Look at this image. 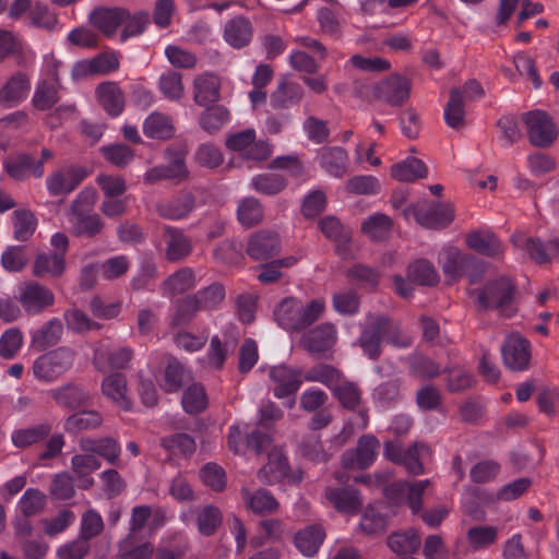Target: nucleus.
Here are the masks:
<instances>
[{"label": "nucleus", "mask_w": 559, "mask_h": 559, "mask_svg": "<svg viewBox=\"0 0 559 559\" xmlns=\"http://www.w3.org/2000/svg\"><path fill=\"white\" fill-rule=\"evenodd\" d=\"M391 175L399 181H414L425 177L427 168L420 159L408 157L401 163L394 164L391 168Z\"/></svg>", "instance_id": "nucleus-45"}, {"label": "nucleus", "mask_w": 559, "mask_h": 559, "mask_svg": "<svg viewBox=\"0 0 559 559\" xmlns=\"http://www.w3.org/2000/svg\"><path fill=\"white\" fill-rule=\"evenodd\" d=\"M155 548L150 542L138 543L135 537L128 535L119 543L120 559H152Z\"/></svg>", "instance_id": "nucleus-44"}, {"label": "nucleus", "mask_w": 559, "mask_h": 559, "mask_svg": "<svg viewBox=\"0 0 559 559\" xmlns=\"http://www.w3.org/2000/svg\"><path fill=\"white\" fill-rule=\"evenodd\" d=\"M103 424V416L97 411H83L69 416L64 421V430L78 433L84 430L98 428Z\"/></svg>", "instance_id": "nucleus-43"}, {"label": "nucleus", "mask_w": 559, "mask_h": 559, "mask_svg": "<svg viewBox=\"0 0 559 559\" xmlns=\"http://www.w3.org/2000/svg\"><path fill=\"white\" fill-rule=\"evenodd\" d=\"M318 160L330 176L342 178L347 173L348 155L342 147H322L318 153Z\"/></svg>", "instance_id": "nucleus-27"}, {"label": "nucleus", "mask_w": 559, "mask_h": 559, "mask_svg": "<svg viewBox=\"0 0 559 559\" xmlns=\"http://www.w3.org/2000/svg\"><path fill=\"white\" fill-rule=\"evenodd\" d=\"M409 93V80L400 74L390 75L381 81L376 88L377 97L391 106L402 105L408 98Z\"/></svg>", "instance_id": "nucleus-17"}, {"label": "nucleus", "mask_w": 559, "mask_h": 559, "mask_svg": "<svg viewBox=\"0 0 559 559\" xmlns=\"http://www.w3.org/2000/svg\"><path fill=\"white\" fill-rule=\"evenodd\" d=\"M100 152L104 158L119 168L127 167L134 158V152L122 143L103 146Z\"/></svg>", "instance_id": "nucleus-60"}, {"label": "nucleus", "mask_w": 559, "mask_h": 559, "mask_svg": "<svg viewBox=\"0 0 559 559\" xmlns=\"http://www.w3.org/2000/svg\"><path fill=\"white\" fill-rule=\"evenodd\" d=\"M75 353L67 346L58 347L37 357L32 366L35 379L51 383L68 372L74 362Z\"/></svg>", "instance_id": "nucleus-4"}, {"label": "nucleus", "mask_w": 559, "mask_h": 559, "mask_svg": "<svg viewBox=\"0 0 559 559\" xmlns=\"http://www.w3.org/2000/svg\"><path fill=\"white\" fill-rule=\"evenodd\" d=\"M280 249L281 240L277 234L269 230L253 234L247 246L248 254L254 260H267L277 254Z\"/></svg>", "instance_id": "nucleus-23"}, {"label": "nucleus", "mask_w": 559, "mask_h": 559, "mask_svg": "<svg viewBox=\"0 0 559 559\" xmlns=\"http://www.w3.org/2000/svg\"><path fill=\"white\" fill-rule=\"evenodd\" d=\"M285 186L284 178L277 174H261L254 176L251 180L253 190L267 195L277 194Z\"/></svg>", "instance_id": "nucleus-62"}, {"label": "nucleus", "mask_w": 559, "mask_h": 559, "mask_svg": "<svg viewBox=\"0 0 559 559\" xmlns=\"http://www.w3.org/2000/svg\"><path fill=\"white\" fill-rule=\"evenodd\" d=\"M23 343L24 336L20 329L5 330L0 336V357L13 359L21 350Z\"/></svg>", "instance_id": "nucleus-58"}, {"label": "nucleus", "mask_w": 559, "mask_h": 559, "mask_svg": "<svg viewBox=\"0 0 559 559\" xmlns=\"http://www.w3.org/2000/svg\"><path fill=\"white\" fill-rule=\"evenodd\" d=\"M504 365L515 371L525 370L531 360V346L528 341L519 334L507 337L501 348Z\"/></svg>", "instance_id": "nucleus-16"}, {"label": "nucleus", "mask_w": 559, "mask_h": 559, "mask_svg": "<svg viewBox=\"0 0 559 559\" xmlns=\"http://www.w3.org/2000/svg\"><path fill=\"white\" fill-rule=\"evenodd\" d=\"M99 104L112 117L119 116L124 108V95L116 82H104L96 88Z\"/></svg>", "instance_id": "nucleus-30"}, {"label": "nucleus", "mask_w": 559, "mask_h": 559, "mask_svg": "<svg viewBox=\"0 0 559 559\" xmlns=\"http://www.w3.org/2000/svg\"><path fill=\"white\" fill-rule=\"evenodd\" d=\"M324 498L338 512L345 514H356L362 507V499L359 492L352 488L328 486L324 490Z\"/></svg>", "instance_id": "nucleus-22"}, {"label": "nucleus", "mask_w": 559, "mask_h": 559, "mask_svg": "<svg viewBox=\"0 0 559 559\" xmlns=\"http://www.w3.org/2000/svg\"><path fill=\"white\" fill-rule=\"evenodd\" d=\"M67 263L62 253L43 252L33 263V274L37 277H60L66 272Z\"/></svg>", "instance_id": "nucleus-31"}, {"label": "nucleus", "mask_w": 559, "mask_h": 559, "mask_svg": "<svg viewBox=\"0 0 559 559\" xmlns=\"http://www.w3.org/2000/svg\"><path fill=\"white\" fill-rule=\"evenodd\" d=\"M46 506V496L36 488H27L20 498L16 509L25 518L40 513Z\"/></svg>", "instance_id": "nucleus-49"}, {"label": "nucleus", "mask_w": 559, "mask_h": 559, "mask_svg": "<svg viewBox=\"0 0 559 559\" xmlns=\"http://www.w3.org/2000/svg\"><path fill=\"white\" fill-rule=\"evenodd\" d=\"M129 16V12L121 8L114 9H97L91 14L92 24L97 27L102 33L111 36L116 33L117 28Z\"/></svg>", "instance_id": "nucleus-32"}, {"label": "nucleus", "mask_w": 559, "mask_h": 559, "mask_svg": "<svg viewBox=\"0 0 559 559\" xmlns=\"http://www.w3.org/2000/svg\"><path fill=\"white\" fill-rule=\"evenodd\" d=\"M223 37L229 46L240 49L250 43L252 26L242 16L234 17L225 24Z\"/></svg>", "instance_id": "nucleus-33"}, {"label": "nucleus", "mask_w": 559, "mask_h": 559, "mask_svg": "<svg viewBox=\"0 0 559 559\" xmlns=\"http://www.w3.org/2000/svg\"><path fill=\"white\" fill-rule=\"evenodd\" d=\"M379 450V441L370 435L362 436L356 449L346 451L342 456V466L346 469H364L370 466Z\"/></svg>", "instance_id": "nucleus-15"}, {"label": "nucleus", "mask_w": 559, "mask_h": 559, "mask_svg": "<svg viewBox=\"0 0 559 559\" xmlns=\"http://www.w3.org/2000/svg\"><path fill=\"white\" fill-rule=\"evenodd\" d=\"M194 209V199L191 194H183L171 201L160 202L157 212L167 219L185 218Z\"/></svg>", "instance_id": "nucleus-41"}, {"label": "nucleus", "mask_w": 559, "mask_h": 559, "mask_svg": "<svg viewBox=\"0 0 559 559\" xmlns=\"http://www.w3.org/2000/svg\"><path fill=\"white\" fill-rule=\"evenodd\" d=\"M49 432V426L38 425L31 428L15 430L11 436V440L15 447L26 448L39 442L47 437Z\"/></svg>", "instance_id": "nucleus-61"}, {"label": "nucleus", "mask_w": 559, "mask_h": 559, "mask_svg": "<svg viewBox=\"0 0 559 559\" xmlns=\"http://www.w3.org/2000/svg\"><path fill=\"white\" fill-rule=\"evenodd\" d=\"M466 246L479 254L496 258L503 253V246L489 229H476L466 235Z\"/></svg>", "instance_id": "nucleus-24"}, {"label": "nucleus", "mask_w": 559, "mask_h": 559, "mask_svg": "<svg viewBox=\"0 0 559 559\" xmlns=\"http://www.w3.org/2000/svg\"><path fill=\"white\" fill-rule=\"evenodd\" d=\"M391 228V218L380 213L369 216L361 225L362 233L374 240H382L388 237Z\"/></svg>", "instance_id": "nucleus-54"}, {"label": "nucleus", "mask_w": 559, "mask_h": 559, "mask_svg": "<svg viewBox=\"0 0 559 559\" xmlns=\"http://www.w3.org/2000/svg\"><path fill=\"white\" fill-rule=\"evenodd\" d=\"M528 140L537 147L549 146L557 138L558 130L551 118L542 110H533L522 116Z\"/></svg>", "instance_id": "nucleus-6"}, {"label": "nucleus", "mask_w": 559, "mask_h": 559, "mask_svg": "<svg viewBox=\"0 0 559 559\" xmlns=\"http://www.w3.org/2000/svg\"><path fill=\"white\" fill-rule=\"evenodd\" d=\"M269 376L273 395L280 400L294 396L306 381L301 369L287 365L273 366Z\"/></svg>", "instance_id": "nucleus-10"}, {"label": "nucleus", "mask_w": 559, "mask_h": 559, "mask_svg": "<svg viewBox=\"0 0 559 559\" xmlns=\"http://www.w3.org/2000/svg\"><path fill=\"white\" fill-rule=\"evenodd\" d=\"M391 324L385 319H377L376 323L366 328L360 337V345L364 353L371 359L379 356L380 342L385 340L396 346L405 347L411 344L408 337H404L401 342L391 336Z\"/></svg>", "instance_id": "nucleus-12"}, {"label": "nucleus", "mask_w": 559, "mask_h": 559, "mask_svg": "<svg viewBox=\"0 0 559 559\" xmlns=\"http://www.w3.org/2000/svg\"><path fill=\"white\" fill-rule=\"evenodd\" d=\"M464 97L461 90L453 88L450 92V99L444 108L445 123L452 129H460L464 126Z\"/></svg>", "instance_id": "nucleus-46"}, {"label": "nucleus", "mask_w": 559, "mask_h": 559, "mask_svg": "<svg viewBox=\"0 0 559 559\" xmlns=\"http://www.w3.org/2000/svg\"><path fill=\"white\" fill-rule=\"evenodd\" d=\"M153 518L155 522L153 530L159 527L164 523V512L156 510L152 513V509L146 506H138L132 509L131 518L129 521V534L134 536L136 532L141 531L148 520Z\"/></svg>", "instance_id": "nucleus-47"}, {"label": "nucleus", "mask_w": 559, "mask_h": 559, "mask_svg": "<svg viewBox=\"0 0 559 559\" xmlns=\"http://www.w3.org/2000/svg\"><path fill=\"white\" fill-rule=\"evenodd\" d=\"M240 493L246 508L253 513H272L278 509L277 500L265 489H258L251 492L248 488L243 487Z\"/></svg>", "instance_id": "nucleus-36"}, {"label": "nucleus", "mask_w": 559, "mask_h": 559, "mask_svg": "<svg viewBox=\"0 0 559 559\" xmlns=\"http://www.w3.org/2000/svg\"><path fill=\"white\" fill-rule=\"evenodd\" d=\"M191 240L181 230L167 227L165 229V254L168 261L185 259L191 252Z\"/></svg>", "instance_id": "nucleus-35"}, {"label": "nucleus", "mask_w": 559, "mask_h": 559, "mask_svg": "<svg viewBox=\"0 0 559 559\" xmlns=\"http://www.w3.org/2000/svg\"><path fill=\"white\" fill-rule=\"evenodd\" d=\"M430 486V480L397 481L385 487V496L400 504L407 506L414 514L423 509V495Z\"/></svg>", "instance_id": "nucleus-8"}, {"label": "nucleus", "mask_w": 559, "mask_h": 559, "mask_svg": "<svg viewBox=\"0 0 559 559\" xmlns=\"http://www.w3.org/2000/svg\"><path fill=\"white\" fill-rule=\"evenodd\" d=\"M12 222L14 238L19 241H25L31 238L37 226V219L34 213L25 209L14 211Z\"/></svg>", "instance_id": "nucleus-51"}, {"label": "nucleus", "mask_w": 559, "mask_h": 559, "mask_svg": "<svg viewBox=\"0 0 559 559\" xmlns=\"http://www.w3.org/2000/svg\"><path fill=\"white\" fill-rule=\"evenodd\" d=\"M96 190L92 187L84 188L72 201L66 213L69 230L78 237L93 238L102 233L105 224L102 217L94 213Z\"/></svg>", "instance_id": "nucleus-1"}, {"label": "nucleus", "mask_w": 559, "mask_h": 559, "mask_svg": "<svg viewBox=\"0 0 559 559\" xmlns=\"http://www.w3.org/2000/svg\"><path fill=\"white\" fill-rule=\"evenodd\" d=\"M14 298L28 314H38L55 302L51 289L36 282L21 284Z\"/></svg>", "instance_id": "nucleus-9"}, {"label": "nucleus", "mask_w": 559, "mask_h": 559, "mask_svg": "<svg viewBox=\"0 0 559 559\" xmlns=\"http://www.w3.org/2000/svg\"><path fill=\"white\" fill-rule=\"evenodd\" d=\"M237 214L241 225L251 227L262 221L263 209L257 199L249 197L240 201Z\"/></svg>", "instance_id": "nucleus-57"}, {"label": "nucleus", "mask_w": 559, "mask_h": 559, "mask_svg": "<svg viewBox=\"0 0 559 559\" xmlns=\"http://www.w3.org/2000/svg\"><path fill=\"white\" fill-rule=\"evenodd\" d=\"M257 476L261 483L266 485L283 480L299 484L302 480V472L300 469L290 471L285 455L278 448L269 452L267 462L259 469Z\"/></svg>", "instance_id": "nucleus-5"}, {"label": "nucleus", "mask_w": 559, "mask_h": 559, "mask_svg": "<svg viewBox=\"0 0 559 559\" xmlns=\"http://www.w3.org/2000/svg\"><path fill=\"white\" fill-rule=\"evenodd\" d=\"M195 285V277L190 269H181L170 275L163 284L165 295L181 294Z\"/></svg>", "instance_id": "nucleus-53"}, {"label": "nucleus", "mask_w": 559, "mask_h": 559, "mask_svg": "<svg viewBox=\"0 0 559 559\" xmlns=\"http://www.w3.org/2000/svg\"><path fill=\"white\" fill-rule=\"evenodd\" d=\"M118 68V56L114 52H104L94 58L75 62L71 71V75L73 80L78 81L92 75L109 74Z\"/></svg>", "instance_id": "nucleus-14"}, {"label": "nucleus", "mask_w": 559, "mask_h": 559, "mask_svg": "<svg viewBox=\"0 0 559 559\" xmlns=\"http://www.w3.org/2000/svg\"><path fill=\"white\" fill-rule=\"evenodd\" d=\"M60 85L40 81L35 90L32 103L38 110L50 109L59 100Z\"/></svg>", "instance_id": "nucleus-52"}, {"label": "nucleus", "mask_w": 559, "mask_h": 559, "mask_svg": "<svg viewBox=\"0 0 559 559\" xmlns=\"http://www.w3.org/2000/svg\"><path fill=\"white\" fill-rule=\"evenodd\" d=\"M132 352L128 347L110 349L108 343H100L95 348L94 365L100 371L124 369L129 366Z\"/></svg>", "instance_id": "nucleus-18"}, {"label": "nucleus", "mask_w": 559, "mask_h": 559, "mask_svg": "<svg viewBox=\"0 0 559 559\" xmlns=\"http://www.w3.org/2000/svg\"><path fill=\"white\" fill-rule=\"evenodd\" d=\"M513 247L521 253L527 255L537 263L550 261L548 242L545 245L540 239L516 231L511 236Z\"/></svg>", "instance_id": "nucleus-26"}, {"label": "nucleus", "mask_w": 559, "mask_h": 559, "mask_svg": "<svg viewBox=\"0 0 559 559\" xmlns=\"http://www.w3.org/2000/svg\"><path fill=\"white\" fill-rule=\"evenodd\" d=\"M408 277L420 285H433L439 277L433 265L428 261L418 260L408 266Z\"/></svg>", "instance_id": "nucleus-64"}, {"label": "nucleus", "mask_w": 559, "mask_h": 559, "mask_svg": "<svg viewBox=\"0 0 559 559\" xmlns=\"http://www.w3.org/2000/svg\"><path fill=\"white\" fill-rule=\"evenodd\" d=\"M158 85L162 94L168 100H180L185 94L182 76L178 72L168 71L162 74L159 78Z\"/></svg>", "instance_id": "nucleus-55"}, {"label": "nucleus", "mask_w": 559, "mask_h": 559, "mask_svg": "<svg viewBox=\"0 0 559 559\" xmlns=\"http://www.w3.org/2000/svg\"><path fill=\"white\" fill-rule=\"evenodd\" d=\"M406 218L414 219L427 228H443L454 218V212L451 204H418L405 211Z\"/></svg>", "instance_id": "nucleus-11"}, {"label": "nucleus", "mask_w": 559, "mask_h": 559, "mask_svg": "<svg viewBox=\"0 0 559 559\" xmlns=\"http://www.w3.org/2000/svg\"><path fill=\"white\" fill-rule=\"evenodd\" d=\"M324 310L325 301L322 298L304 305L298 298L287 297L275 307L274 319L287 331H301L319 320Z\"/></svg>", "instance_id": "nucleus-2"}, {"label": "nucleus", "mask_w": 559, "mask_h": 559, "mask_svg": "<svg viewBox=\"0 0 559 559\" xmlns=\"http://www.w3.org/2000/svg\"><path fill=\"white\" fill-rule=\"evenodd\" d=\"M5 173L14 180H24L28 176L40 178L44 175L43 162H35L27 154H12L3 162Z\"/></svg>", "instance_id": "nucleus-21"}, {"label": "nucleus", "mask_w": 559, "mask_h": 559, "mask_svg": "<svg viewBox=\"0 0 559 559\" xmlns=\"http://www.w3.org/2000/svg\"><path fill=\"white\" fill-rule=\"evenodd\" d=\"M102 393L115 406L124 412L132 409V399L130 396L127 379L121 373H112L102 381Z\"/></svg>", "instance_id": "nucleus-19"}, {"label": "nucleus", "mask_w": 559, "mask_h": 559, "mask_svg": "<svg viewBox=\"0 0 559 559\" xmlns=\"http://www.w3.org/2000/svg\"><path fill=\"white\" fill-rule=\"evenodd\" d=\"M62 335V324L58 319H51L40 329L32 333L31 343L38 350L56 345Z\"/></svg>", "instance_id": "nucleus-40"}, {"label": "nucleus", "mask_w": 559, "mask_h": 559, "mask_svg": "<svg viewBox=\"0 0 559 559\" xmlns=\"http://www.w3.org/2000/svg\"><path fill=\"white\" fill-rule=\"evenodd\" d=\"M430 456V449L425 443L416 442L405 451L401 465L413 475L424 474V464Z\"/></svg>", "instance_id": "nucleus-48"}, {"label": "nucleus", "mask_w": 559, "mask_h": 559, "mask_svg": "<svg viewBox=\"0 0 559 559\" xmlns=\"http://www.w3.org/2000/svg\"><path fill=\"white\" fill-rule=\"evenodd\" d=\"M336 326L332 323L319 324L302 335L301 344L309 353H322L336 343Z\"/></svg>", "instance_id": "nucleus-20"}, {"label": "nucleus", "mask_w": 559, "mask_h": 559, "mask_svg": "<svg viewBox=\"0 0 559 559\" xmlns=\"http://www.w3.org/2000/svg\"><path fill=\"white\" fill-rule=\"evenodd\" d=\"M221 81L213 73L198 75L193 82V96L197 104L207 106L219 99Z\"/></svg>", "instance_id": "nucleus-28"}, {"label": "nucleus", "mask_w": 559, "mask_h": 559, "mask_svg": "<svg viewBox=\"0 0 559 559\" xmlns=\"http://www.w3.org/2000/svg\"><path fill=\"white\" fill-rule=\"evenodd\" d=\"M513 294L514 287L511 281L506 277L487 284L483 289L469 292L474 304L480 309L496 308L506 317H510L515 311Z\"/></svg>", "instance_id": "nucleus-3"}, {"label": "nucleus", "mask_w": 559, "mask_h": 559, "mask_svg": "<svg viewBox=\"0 0 559 559\" xmlns=\"http://www.w3.org/2000/svg\"><path fill=\"white\" fill-rule=\"evenodd\" d=\"M50 396L61 406L78 408L90 401V394L80 385L67 383L49 391Z\"/></svg>", "instance_id": "nucleus-38"}, {"label": "nucleus", "mask_w": 559, "mask_h": 559, "mask_svg": "<svg viewBox=\"0 0 559 559\" xmlns=\"http://www.w3.org/2000/svg\"><path fill=\"white\" fill-rule=\"evenodd\" d=\"M130 267V260L126 255H116L99 264V275L106 281H114L124 275Z\"/></svg>", "instance_id": "nucleus-63"}, {"label": "nucleus", "mask_w": 559, "mask_h": 559, "mask_svg": "<svg viewBox=\"0 0 559 559\" xmlns=\"http://www.w3.org/2000/svg\"><path fill=\"white\" fill-rule=\"evenodd\" d=\"M185 411L189 414L200 413L207 406V396L203 385L192 384L182 395L181 400Z\"/></svg>", "instance_id": "nucleus-59"}, {"label": "nucleus", "mask_w": 559, "mask_h": 559, "mask_svg": "<svg viewBox=\"0 0 559 559\" xmlns=\"http://www.w3.org/2000/svg\"><path fill=\"white\" fill-rule=\"evenodd\" d=\"M143 132L147 138L165 140L173 136L175 128L169 116L154 111L144 120Z\"/></svg>", "instance_id": "nucleus-39"}, {"label": "nucleus", "mask_w": 559, "mask_h": 559, "mask_svg": "<svg viewBox=\"0 0 559 559\" xmlns=\"http://www.w3.org/2000/svg\"><path fill=\"white\" fill-rule=\"evenodd\" d=\"M420 536L414 530L394 533L388 538V546L396 554H412L420 546Z\"/></svg>", "instance_id": "nucleus-50"}, {"label": "nucleus", "mask_w": 559, "mask_h": 559, "mask_svg": "<svg viewBox=\"0 0 559 559\" xmlns=\"http://www.w3.org/2000/svg\"><path fill=\"white\" fill-rule=\"evenodd\" d=\"M226 146L241 157L251 160H264L272 154L271 146L265 141L255 140V131L246 129L226 139Z\"/></svg>", "instance_id": "nucleus-7"}, {"label": "nucleus", "mask_w": 559, "mask_h": 559, "mask_svg": "<svg viewBox=\"0 0 559 559\" xmlns=\"http://www.w3.org/2000/svg\"><path fill=\"white\" fill-rule=\"evenodd\" d=\"M471 259L472 257H463L455 247L443 248L439 253V263L443 273L451 280H456L461 276L464 263Z\"/></svg>", "instance_id": "nucleus-42"}, {"label": "nucleus", "mask_w": 559, "mask_h": 559, "mask_svg": "<svg viewBox=\"0 0 559 559\" xmlns=\"http://www.w3.org/2000/svg\"><path fill=\"white\" fill-rule=\"evenodd\" d=\"M71 466L78 486L81 489H88L94 484L91 475L100 467V462L93 454H76L71 460Z\"/></svg>", "instance_id": "nucleus-34"}, {"label": "nucleus", "mask_w": 559, "mask_h": 559, "mask_svg": "<svg viewBox=\"0 0 559 559\" xmlns=\"http://www.w3.org/2000/svg\"><path fill=\"white\" fill-rule=\"evenodd\" d=\"M270 443L271 438L267 435H261L259 432H252L245 442L239 426H231L229 428L228 447L236 454L241 453L245 447H250L257 452H261L265 450Z\"/></svg>", "instance_id": "nucleus-37"}, {"label": "nucleus", "mask_w": 559, "mask_h": 559, "mask_svg": "<svg viewBox=\"0 0 559 559\" xmlns=\"http://www.w3.org/2000/svg\"><path fill=\"white\" fill-rule=\"evenodd\" d=\"M325 539V530L320 524H311L295 534V546L306 557L316 555Z\"/></svg>", "instance_id": "nucleus-29"}, {"label": "nucleus", "mask_w": 559, "mask_h": 559, "mask_svg": "<svg viewBox=\"0 0 559 559\" xmlns=\"http://www.w3.org/2000/svg\"><path fill=\"white\" fill-rule=\"evenodd\" d=\"M31 91L29 79L22 73L12 75L0 88V103L12 108L25 100Z\"/></svg>", "instance_id": "nucleus-25"}, {"label": "nucleus", "mask_w": 559, "mask_h": 559, "mask_svg": "<svg viewBox=\"0 0 559 559\" xmlns=\"http://www.w3.org/2000/svg\"><path fill=\"white\" fill-rule=\"evenodd\" d=\"M86 177L87 171L84 167L68 166L51 173L46 178V187L52 197L67 195Z\"/></svg>", "instance_id": "nucleus-13"}, {"label": "nucleus", "mask_w": 559, "mask_h": 559, "mask_svg": "<svg viewBox=\"0 0 559 559\" xmlns=\"http://www.w3.org/2000/svg\"><path fill=\"white\" fill-rule=\"evenodd\" d=\"M104 526V520L100 513L93 508H88L81 516L79 536L90 542L91 538L103 533Z\"/></svg>", "instance_id": "nucleus-56"}]
</instances>
